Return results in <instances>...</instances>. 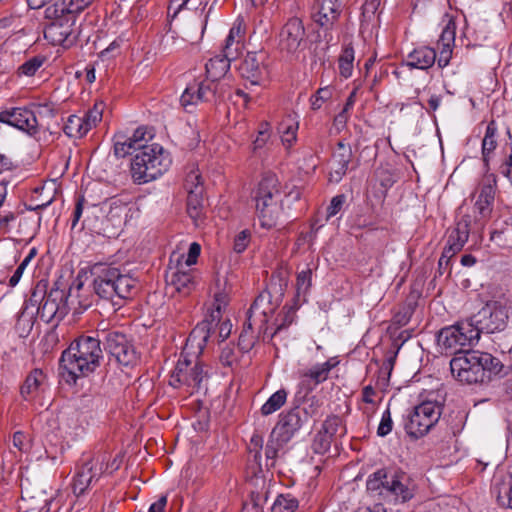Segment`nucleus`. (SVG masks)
<instances>
[{
  "instance_id": "obj_1",
  "label": "nucleus",
  "mask_w": 512,
  "mask_h": 512,
  "mask_svg": "<svg viewBox=\"0 0 512 512\" xmlns=\"http://www.w3.org/2000/svg\"><path fill=\"white\" fill-rule=\"evenodd\" d=\"M503 369L504 365L497 357L477 350H466L450 361L452 375L466 384L488 383Z\"/></svg>"
},
{
  "instance_id": "obj_2",
  "label": "nucleus",
  "mask_w": 512,
  "mask_h": 512,
  "mask_svg": "<svg viewBox=\"0 0 512 512\" xmlns=\"http://www.w3.org/2000/svg\"><path fill=\"white\" fill-rule=\"evenodd\" d=\"M101 340L91 336H80L62 352L59 364L73 382L87 376L100 365L103 357Z\"/></svg>"
},
{
  "instance_id": "obj_3",
  "label": "nucleus",
  "mask_w": 512,
  "mask_h": 512,
  "mask_svg": "<svg viewBox=\"0 0 512 512\" xmlns=\"http://www.w3.org/2000/svg\"><path fill=\"white\" fill-rule=\"evenodd\" d=\"M171 165V158L159 144L142 147L131 159L130 174L135 184H145L163 175Z\"/></svg>"
},
{
  "instance_id": "obj_4",
  "label": "nucleus",
  "mask_w": 512,
  "mask_h": 512,
  "mask_svg": "<svg viewBox=\"0 0 512 512\" xmlns=\"http://www.w3.org/2000/svg\"><path fill=\"white\" fill-rule=\"evenodd\" d=\"M93 288L102 299H128L137 291V280L129 274H122L116 267L95 266Z\"/></svg>"
},
{
  "instance_id": "obj_5",
  "label": "nucleus",
  "mask_w": 512,
  "mask_h": 512,
  "mask_svg": "<svg viewBox=\"0 0 512 512\" xmlns=\"http://www.w3.org/2000/svg\"><path fill=\"white\" fill-rule=\"evenodd\" d=\"M254 201L261 226L264 228L275 226L281 214V194L275 175H266L259 182L254 192Z\"/></svg>"
},
{
  "instance_id": "obj_6",
  "label": "nucleus",
  "mask_w": 512,
  "mask_h": 512,
  "mask_svg": "<svg viewBox=\"0 0 512 512\" xmlns=\"http://www.w3.org/2000/svg\"><path fill=\"white\" fill-rule=\"evenodd\" d=\"M480 339V330L473 319L459 321L454 325L442 328L437 336L438 345L446 352L459 355L464 347L475 345Z\"/></svg>"
},
{
  "instance_id": "obj_7",
  "label": "nucleus",
  "mask_w": 512,
  "mask_h": 512,
  "mask_svg": "<svg viewBox=\"0 0 512 512\" xmlns=\"http://www.w3.org/2000/svg\"><path fill=\"white\" fill-rule=\"evenodd\" d=\"M44 37L52 45L69 47L77 38L75 21L59 13L57 7L46 6L44 11Z\"/></svg>"
},
{
  "instance_id": "obj_8",
  "label": "nucleus",
  "mask_w": 512,
  "mask_h": 512,
  "mask_svg": "<svg viewBox=\"0 0 512 512\" xmlns=\"http://www.w3.org/2000/svg\"><path fill=\"white\" fill-rule=\"evenodd\" d=\"M82 282H74L67 294L59 288H52L46 293L37 308V314L41 320L46 323H52L56 326L68 313V297L72 295L73 290L79 291L82 288Z\"/></svg>"
},
{
  "instance_id": "obj_9",
  "label": "nucleus",
  "mask_w": 512,
  "mask_h": 512,
  "mask_svg": "<svg viewBox=\"0 0 512 512\" xmlns=\"http://www.w3.org/2000/svg\"><path fill=\"white\" fill-rule=\"evenodd\" d=\"M442 414V405L437 402L425 401L417 405L409 414L405 423V431L415 439L426 435L439 421Z\"/></svg>"
},
{
  "instance_id": "obj_10",
  "label": "nucleus",
  "mask_w": 512,
  "mask_h": 512,
  "mask_svg": "<svg viewBox=\"0 0 512 512\" xmlns=\"http://www.w3.org/2000/svg\"><path fill=\"white\" fill-rule=\"evenodd\" d=\"M105 349L110 354V361L114 360L121 366H133L137 363L138 355L134 345L128 337L119 331L102 333Z\"/></svg>"
},
{
  "instance_id": "obj_11",
  "label": "nucleus",
  "mask_w": 512,
  "mask_h": 512,
  "mask_svg": "<svg viewBox=\"0 0 512 512\" xmlns=\"http://www.w3.org/2000/svg\"><path fill=\"white\" fill-rule=\"evenodd\" d=\"M190 366L191 361L181 354L171 375L170 385L175 388L187 386L190 388V394H192L202 389L203 383L206 380V373H204L202 366L198 363L193 367Z\"/></svg>"
},
{
  "instance_id": "obj_12",
  "label": "nucleus",
  "mask_w": 512,
  "mask_h": 512,
  "mask_svg": "<svg viewBox=\"0 0 512 512\" xmlns=\"http://www.w3.org/2000/svg\"><path fill=\"white\" fill-rule=\"evenodd\" d=\"M475 325L482 332L495 333L505 329L508 321L506 307L498 301H490L474 316Z\"/></svg>"
},
{
  "instance_id": "obj_13",
  "label": "nucleus",
  "mask_w": 512,
  "mask_h": 512,
  "mask_svg": "<svg viewBox=\"0 0 512 512\" xmlns=\"http://www.w3.org/2000/svg\"><path fill=\"white\" fill-rule=\"evenodd\" d=\"M107 468L105 456L86 460L74 476L72 483L74 495L77 497L83 495L93 483L99 480Z\"/></svg>"
},
{
  "instance_id": "obj_14",
  "label": "nucleus",
  "mask_w": 512,
  "mask_h": 512,
  "mask_svg": "<svg viewBox=\"0 0 512 512\" xmlns=\"http://www.w3.org/2000/svg\"><path fill=\"white\" fill-rule=\"evenodd\" d=\"M279 47L282 51L294 54L306 45V29L299 17H291L282 26L279 32Z\"/></svg>"
},
{
  "instance_id": "obj_15",
  "label": "nucleus",
  "mask_w": 512,
  "mask_h": 512,
  "mask_svg": "<svg viewBox=\"0 0 512 512\" xmlns=\"http://www.w3.org/2000/svg\"><path fill=\"white\" fill-rule=\"evenodd\" d=\"M264 52H248L239 66V73L246 80L245 88L262 85L267 76Z\"/></svg>"
},
{
  "instance_id": "obj_16",
  "label": "nucleus",
  "mask_w": 512,
  "mask_h": 512,
  "mask_svg": "<svg viewBox=\"0 0 512 512\" xmlns=\"http://www.w3.org/2000/svg\"><path fill=\"white\" fill-rule=\"evenodd\" d=\"M0 122L13 126L30 136H35L43 127L36 114L29 108L17 107L0 112Z\"/></svg>"
},
{
  "instance_id": "obj_17",
  "label": "nucleus",
  "mask_w": 512,
  "mask_h": 512,
  "mask_svg": "<svg viewBox=\"0 0 512 512\" xmlns=\"http://www.w3.org/2000/svg\"><path fill=\"white\" fill-rule=\"evenodd\" d=\"M130 211L128 203L117 198L110 199L102 227L97 232L109 238L115 237L125 224Z\"/></svg>"
},
{
  "instance_id": "obj_18",
  "label": "nucleus",
  "mask_w": 512,
  "mask_h": 512,
  "mask_svg": "<svg viewBox=\"0 0 512 512\" xmlns=\"http://www.w3.org/2000/svg\"><path fill=\"white\" fill-rule=\"evenodd\" d=\"M273 310L270 295L265 292L260 293L247 311V320L244 323V329L240 335V342L244 341L248 331H252L253 326H259V329L264 328Z\"/></svg>"
},
{
  "instance_id": "obj_19",
  "label": "nucleus",
  "mask_w": 512,
  "mask_h": 512,
  "mask_svg": "<svg viewBox=\"0 0 512 512\" xmlns=\"http://www.w3.org/2000/svg\"><path fill=\"white\" fill-rule=\"evenodd\" d=\"M220 322H222V310L212 307L205 319L198 323L191 331L187 339L186 349L188 347H196L199 351H202L211 337V334L216 332V328Z\"/></svg>"
},
{
  "instance_id": "obj_20",
  "label": "nucleus",
  "mask_w": 512,
  "mask_h": 512,
  "mask_svg": "<svg viewBox=\"0 0 512 512\" xmlns=\"http://www.w3.org/2000/svg\"><path fill=\"white\" fill-rule=\"evenodd\" d=\"M188 188L187 197V213L194 221L195 225H199L204 214L203 187L201 183V175L197 171H191L186 178Z\"/></svg>"
},
{
  "instance_id": "obj_21",
  "label": "nucleus",
  "mask_w": 512,
  "mask_h": 512,
  "mask_svg": "<svg viewBox=\"0 0 512 512\" xmlns=\"http://www.w3.org/2000/svg\"><path fill=\"white\" fill-rule=\"evenodd\" d=\"M308 419L307 412L304 409L295 407L283 414L272 431V437L277 441L287 443Z\"/></svg>"
},
{
  "instance_id": "obj_22",
  "label": "nucleus",
  "mask_w": 512,
  "mask_h": 512,
  "mask_svg": "<svg viewBox=\"0 0 512 512\" xmlns=\"http://www.w3.org/2000/svg\"><path fill=\"white\" fill-rule=\"evenodd\" d=\"M217 87L218 84L212 80L190 84L181 95L180 103L189 111L188 107L195 105L198 101H214L217 98Z\"/></svg>"
},
{
  "instance_id": "obj_23",
  "label": "nucleus",
  "mask_w": 512,
  "mask_h": 512,
  "mask_svg": "<svg viewBox=\"0 0 512 512\" xmlns=\"http://www.w3.org/2000/svg\"><path fill=\"white\" fill-rule=\"evenodd\" d=\"M342 11L339 0H315L311 16L321 27L330 28L338 20Z\"/></svg>"
},
{
  "instance_id": "obj_24",
  "label": "nucleus",
  "mask_w": 512,
  "mask_h": 512,
  "mask_svg": "<svg viewBox=\"0 0 512 512\" xmlns=\"http://www.w3.org/2000/svg\"><path fill=\"white\" fill-rule=\"evenodd\" d=\"M352 159V149L349 144L339 141L332 153L330 161L329 181L339 183L348 170Z\"/></svg>"
},
{
  "instance_id": "obj_25",
  "label": "nucleus",
  "mask_w": 512,
  "mask_h": 512,
  "mask_svg": "<svg viewBox=\"0 0 512 512\" xmlns=\"http://www.w3.org/2000/svg\"><path fill=\"white\" fill-rule=\"evenodd\" d=\"M338 363L339 361L335 357L330 358L324 363L316 364L309 369L300 371V378L303 384L313 389L328 379L330 371L336 367Z\"/></svg>"
},
{
  "instance_id": "obj_26",
  "label": "nucleus",
  "mask_w": 512,
  "mask_h": 512,
  "mask_svg": "<svg viewBox=\"0 0 512 512\" xmlns=\"http://www.w3.org/2000/svg\"><path fill=\"white\" fill-rule=\"evenodd\" d=\"M382 495L384 497L393 499L395 502L404 503L413 497L414 491L410 486L407 476L404 474H393L390 475L389 485L387 486L385 492L382 491Z\"/></svg>"
},
{
  "instance_id": "obj_27",
  "label": "nucleus",
  "mask_w": 512,
  "mask_h": 512,
  "mask_svg": "<svg viewBox=\"0 0 512 512\" xmlns=\"http://www.w3.org/2000/svg\"><path fill=\"white\" fill-rule=\"evenodd\" d=\"M169 284L179 293L188 295L196 286V271L191 267L179 264L172 271Z\"/></svg>"
},
{
  "instance_id": "obj_28",
  "label": "nucleus",
  "mask_w": 512,
  "mask_h": 512,
  "mask_svg": "<svg viewBox=\"0 0 512 512\" xmlns=\"http://www.w3.org/2000/svg\"><path fill=\"white\" fill-rule=\"evenodd\" d=\"M338 425L339 419L336 417L328 419L323 423L321 430L315 435L312 443V449L315 453L324 454L329 450Z\"/></svg>"
},
{
  "instance_id": "obj_29",
  "label": "nucleus",
  "mask_w": 512,
  "mask_h": 512,
  "mask_svg": "<svg viewBox=\"0 0 512 512\" xmlns=\"http://www.w3.org/2000/svg\"><path fill=\"white\" fill-rule=\"evenodd\" d=\"M436 51L427 46L415 48L407 55L406 65L411 68L426 70L436 61Z\"/></svg>"
},
{
  "instance_id": "obj_30",
  "label": "nucleus",
  "mask_w": 512,
  "mask_h": 512,
  "mask_svg": "<svg viewBox=\"0 0 512 512\" xmlns=\"http://www.w3.org/2000/svg\"><path fill=\"white\" fill-rule=\"evenodd\" d=\"M231 61L224 55L211 58L205 65L207 80H212V82L220 80L229 70Z\"/></svg>"
},
{
  "instance_id": "obj_31",
  "label": "nucleus",
  "mask_w": 512,
  "mask_h": 512,
  "mask_svg": "<svg viewBox=\"0 0 512 512\" xmlns=\"http://www.w3.org/2000/svg\"><path fill=\"white\" fill-rule=\"evenodd\" d=\"M94 0H61L48 5L49 7H57L59 13L69 16L75 22L78 15L91 5Z\"/></svg>"
},
{
  "instance_id": "obj_32",
  "label": "nucleus",
  "mask_w": 512,
  "mask_h": 512,
  "mask_svg": "<svg viewBox=\"0 0 512 512\" xmlns=\"http://www.w3.org/2000/svg\"><path fill=\"white\" fill-rule=\"evenodd\" d=\"M471 218L468 215H465L461 218V220L456 224V226L450 231L447 242L454 246L458 245L462 250L463 246L468 240L469 237V226H470Z\"/></svg>"
},
{
  "instance_id": "obj_33",
  "label": "nucleus",
  "mask_w": 512,
  "mask_h": 512,
  "mask_svg": "<svg viewBox=\"0 0 512 512\" xmlns=\"http://www.w3.org/2000/svg\"><path fill=\"white\" fill-rule=\"evenodd\" d=\"M494 197V185L491 183L482 185L478 199L475 203V207L482 217H488L490 215Z\"/></svg>"
},
{
  "instance_id": "obj_34",
  "label": "nucleus",
  "mask_w": 512,
  "mask_h": 512,
  "mask_svg": "<svg viewBox=\"0 0 512 512\" xmlns=\"http://www.w3.org/2000/svg\"><path fill=\"white\" fill-rule=\"evenodd\" d=\"M496 135L497 129L494 122H491L486 128V133L482 141V157L486 171L489 170L490 156L497 147Z\"/></svg>"
},
{
  "instance_id": "obj_35",
  "label": "nucleus",
  "mask_w": 512,
  "mask_h": 512,
  "mask_svg": "<svg viewBox=\"0 0 512 512\" xmlns=\"http://www.w3.org/2000/svg\"><path fill=\"white\" fill-rule=\"evenodd\" d=\"M490 240L501 248L512 247V224L506 222L497 226L490 235Z\"/></svg>"
},
{
  "instance_id": "obj_36",
  "label": "nucleus",
  "mask_w": 512,
  "mask_h": 512,
  "mask_svg": "<svg viewBox=\"0 0 512 512\" xmlns=\"http://www.w3.org/2000/svg\"><path fill=\"white\" fill-rule=\"evenodd\" d=\"M64 133L70 138H81L88 133L87 126L81 116L70 115L63 128Z\"/></svg>"
},
{
  "instance_id": "obj_37",
  "label": "nucleus",
  "mask_w": 512,
  "mask_h": 512,
  "mask_svg": "<svg viewBox=\"0 0 512 512\" xmlns=\"http://www.w3.org/2000/svg\"><path fill=\"white\" fill-rule=\"evenodd\" d=\"M44 374L41 370L35 369L33 370L26 378L24 384L21 387L22 396L27 399L29 396L34 394L39 386L44 381Z\"/></svg>"
},
{
  "instance_id": "obj_38",
  "label": "nucleus",
  "mask_w": 512,
  "mask_h": 512,
  "mask_svg": "<svg viewBox=\"0 0 512 512\" xmlns=\"http://www.w3.org/2000/svg\"><path fill=\"white\" fill-rule=\"evenodd\" d=\"M287 392L280 389L273 393L261 407V413L264 416L270 415L279 410L286 402Z\"/></svg>"
},
{
  "instance_id": "obj_39",
  "label": "nucleus",
  "mask_w": 512,
  "mask_h": 512,
  "mask_svg": "<svg viewBox=\"0 0 512 512\" xmlns=\"http://www.w3.org/2000/svg\"><path fill=\"white\" fill-rule=\"evenodd\" d=\"M390 475L384 470H378L373 473L367 480V490L370 492H377L382 495V491L385 492L389 485Z\"/></svg>"
},
{
  "instance_id": "obj_40",
  "label": "nucleus",
  "mask_w": 512,
  "mask_h": 512,
  "mask_svg": "<svg viewBox=\"0 0 512 512\" xmlns=\"http://www.w3.org/2000/svg\"><path fill=\"white\" fill-rule=\"evenodd\" d=\"M381 0H365L361 8V28H368L369 24L376 20V13L380 6Z\"/></svg>"
},
{
  "instance_id": "obj_41",
  "label": "nucleus",
  "mask_w": 512,
  "mask_h": 512,
  "mask_svg": "<svg viewBox=\"0 0 512 512\" xmlns=\"http://www.w3.org/2000/svg\"><path fill=\"white\" fill-rule=\"evenodd\" d=\"M299 506L298 500L291 494H281L271 506V512H295Z\"/></svg>"
},
{
  "instance_id": "obj_42",
  "label": "nucleus",
  "mask_w": 512,
  "mask_h": 512,
  "mask_svg": "<svg viewBox=\"0 0 512 512\" xmlns=\"http://www.w3.org/2000/svg\"><path fill=\"white\" fill-rule=\"evenodd\" d=\"M354 49L351 44L346 45L339 57V72L344 78H349L353 71Z\"/></svg>"
},
{
  "instance_id": "obj_43",
  "label": "nucleus",
  "mask_w": 512,
  "mask_h": 512,
  "mask_svg": "<svg viewBox=\"0 0 512 512\" xmlns=\"http://www.w3.org/2000/svg\"><path fill=\"white\" fill-rule=\"evenodd\" d=\"M114 154L116 157H125L129 154H136V146L131 142L128 136L116 134L114 137Z\"/></svg>"
},
{
  "instance_id": "obj_44",
  "label": "nucleus",
  "mask_w": 512,
  "mask_h": 512,
  "mask_svg": "<svg viewBox=\"0 0 512 512\" xmlns=\"http://www.w3.org/2000/svg\"><path fill=\"white\" fill-rule=\"evenodd\" d=\"M297 129L298 124L292 119H288L287 121H284L280 124L279 132L282 134V142L288 147H290L296 141Z\"/></svg>"
},
{
  "instance_id": "obj_45",
  "label": "nucleus",
  "mask_w": 512,
  "mask_h": 512,
  "mask_svg": "<svg viewBox=\"0 0 512 512\" xmlns=\"http://www.w3.org/2000/svg\"><path fill=\"white\" fill-rule=\"evenodd\" d=\"M312 283V270L307 268L298 273L296 279V296L297 298L303 297V301H305V296L308 293Z\"/></svg>"
},
{
  "instance_id": "obj_46",
  "label": "nucleus",
  "mask_w": 512,
  "mask_h": 512,
  "mask_svg": "<svg viewBox=\"0 0 512 512\" xmlns=\"http://www.w3.org/2000/svg\"><path fill=\"white\" fill-rule=\"evenodd\" d=\"M44 58L40 56H35L26 62H24L19 68V75L25 76H33L38 71V69L43 65Z\"/></svg>"
},
{
  "instance_id": "obj_47",
  "label": "nucleus",
  "mask_w": 512,
  "mask_h": 512,
  "mask_svg": "<svg viewBox=\"0 0 512 512\" xmlns=\"http://www.w3.org/2000/svg\"><path fill=\"white\" fill-rule=\"evenodd\" d=\"M199 1L200 0H170L168 15L171 18H175L183 8L196 9Z\"/></svg>"
},
{
  "instance_id": "obj_48",
  "label": "nucleus",
  "mask_w": 512,
  "mask_h": 512,
  "mask_svg": "<svg viewBox=\"0 0 512 512\" xmlns=\"http://www.w3.org/2000/svg\"><path fill=\"white\" fill-rule=\"evenodd\" d=\"M263 447V437L257 433H254L248 444L249 456L253 457L255 463L260 467L259 459L261 458V450Z\"/></svg>"
},
{
  "instance_id": "obj_49",
  "label": "nucleus",
  "mask_w": 512,
  "mask_h": 512,
  "mask_svg": "<svg viewBox=\"0 0 512 512\" xmlns=\"http://www.w3.org/2000/svg\"><path fill=\"white\" fill-rule=\"evenodd\" d=\"M131 142L136 146V152L142 147L149 146L147 144L148 139L152 138L151 134H148L147 129L144 127L137 128L131 136H128Z\"/></svg>"
},
{
  "instance_id": "obj_50",
  "label": "nucleus",
  "mask_w": 512,
  "mask_h": 512,
  "mask_svg": "<svg viewBox=\"0 0 512 512\" xmlns=\"http://www.w3.org/2000/svg\"><path fill=\"white\" fill-rule=\"evenodd\" d=\"M81 119L84 120L85 126H87L88 132L96 126L102 119V107L97 104L94 105Z\"/></svg>"
},
{
  "instance_id": "obj_51",
  "label": "nucleus",
  "mask_w": 512,
  "mask_h": 512,
  "mask_svg": "<svg viewBox=\"0 0 512 512\" xmlns=\"http://www.w3.org/2000/svg\"><path fill=\"white\" fill-rule=\"evenodd\" d=\"M455 41V24L453 22H449L440 35L438 40V46H454Z\"/></svg>"
},
{
  "instance_id": "obj_52",
  "label": "nucleus",
  "mask_w": 512,
  "mask_h": 512,
  "mask_svg": "<svg viewBox=\"0 0 512 512\" xmlns=\"http://www.w3.org/2000/svg\"><path fill=\"white\" fill-rule=\"evenodd\" d=\"M242 47L243 45H241L239 41L231 39V36L228 35L223 46V55L234 60L238 56Z\"/></svg>"
},
{
  "instance_id": "obj_53",
  "label": "nucleus",
  "mask_w": 512,
  "mask_h": 512,
  "mask_svg": "<svg viewBox=\"0 0 512 512\" xmlns=\"http://www.w3.org/2000/svg\"><path fill=\"white\" fill-rule=\"evenodd\" d=\"M245 30L246 26L244 20L238 18L231 27L228 35L231 36V39H235L236 41H239L241 45H243Z\"/></svg>"
},
{
  "instance_id": "obj_54",
  "label": "nucleus",
  "mask_w": 512,
  "mask_h": 512,
  "mask_svg": "<svg viewBox=\"0 0 512 512\" xmlns=\"http://www.w3.org/2000/svg\"><path fill=\"white\" fill-rule=\"evenodd\" d=\"M392 418H391V412L388 409H386L382 415L380 424L377 429V434L381 437H384L388 435L392 430Z\"/></svg>"
},
{
  "instance_id": "obj_55",
  "label": "nucleus",
  "mask_w": 512,
  "mask_h": 512,
  "mask_svg": "<svg viewBox=\"0 0 512 512\" xmlns=\"http://www.w3.org/2000/svg\"><path fill=\"white\" fill-rule=\"evenodd\" d=\"M330 96H331V92L328 87L318 89V91L315 93V95L312 96V98H311L312 109H314V110L319 109L322 106V104L327 99L330 98Z\"/></svg>"
},
{
  "instance_id": "obj_56",
  "label": "nucleus",
  "mask_w": 512,
  "mask_h": 512,
  "mask_svg": "<svg viewBox=\"0 0 512 512\" xmlns=\"http://www.w3.org/2000/svg\"><path fill=\"white\" fill-rule=\"evenodd\" d=\"M250 233L248 230L241 231L234 239L233 249L237 253H242L248 246Z\"/></svg>"
},
{
  "instance_id": "obj_57",
  "label": "nucleus",
  "mask_w": 512,
  "mask_h": 512,
  "mask_svg": "<svg viewBox=\"0 0 512 512\" xmlns=\"http://www.w3.org/2000/svg\"><path fill=\"white\" fill-rule=\"evenodd\" d=\"M344 202V195H337L333 197L330 202V205L327 207L326 219L329 220L331 217L335 216L341 210Z\"/></svg>"
},
{
  "instance_id": "obj_58",
  "label": "nucleus",
  "mask_w": 512,
  "mask_h": 512,
  "mask_svg": "<svg viewBox=\"0 0 512 512\" xmlns=\"http://www.w3.org/2000/svg\"><path fill=\"white\" fill-rule=\"evenodd\" d=\"M61 425L68 430L77 431L80 428L79 414L76 411L71 412L62 420Z\"/></svg>"
},
{
  "instance_id": "obj_59",
  "label": "nucleus",
  "mask_w": 512,
  "mask_h": 512,
  "mask_svg": "<svg viewBox=\"0 0 512 512\" xmlns=\"http://www.w3.org/2000/svg\"><path fill=\"white\" fill-rule=\"evenodd\" d=\"M236 360L235 349L232 346L226 345L222 348L220 353V361L225 366H231Z\"/></svg>"
},
{
  "instance_id": "obj_60",
  "label": "nucleus",
  "mask_w": 512,
  "mask_h": 512,
  "mask_svg": "<svg viewBox=\"0 0 512 512\" xmlns=\"http://www.w3.org/2000/svg\"><path fill=\"white\" fill-rule=\"evenodd\" d=\"M18 214L15 212H7L0 217V230L3 233H8L11 230L12 224L17 220Z\"/></svg>"
},
{
  "instance_id": "obj_61",
  "label": "nucleus",
  "mask_w": 512,
  "mask_h": 512,
  "mask_svg": "<svg viewBox=\"0 0 512 512\" xmlns=\"http://www.w3.org/2000/svg\"><path fill=\"white\" fill-rule=\"evenodd\" d=\"M282 444L283 443L281 441H277L276 437L271 436V439L268 441L265 448V455L267 460H274L276 458L277 452Z\"/></svg>"
},
{
  "instance_id": "obj_62",
  "label": "nucleus",
  "mask_w": 512,
  "mask_h": 512,
  "mask_svg": "<svg viewBox=\"0 0 512 512\" xmlns=\"http://www.w3.org/2000/svg\"><path fill=\"white\" fill-rule=\"evenodd\" d=\"M438 48L440 50L439 56H438V66L440 68H444L449 64V62L451 60L453 46H448V47L438 46Z\"/></svg>"
},
{
  "instance_id": "obj_63",
  "label": "nucleus",
  "mask_w": 512,
  "mask_h": 512,
  "mask_svg": "<svg viewBox=\"0 0 512 512\" xmlns=\"http://www.w3.org/2000/svg\"><path fill=\"white\" fill-rule=\"evenodd\" d=\"M461 251V249L459 248L458 245H451L449 244L448 242H446L445 244V247L443 249V252H442V255L441 257L439 258V266L441 267L443 265V259H447L446 260V264L449 263V260L455 256L457 253H459Z\"/></svg>"
},
{
  "instance_id": "obj_64",
  "label": "nucleus",
  "mask_w": 512,
  "mask_h": 512,
  "mask_svg": "<svg viewBox=\"0 0 512 512\" xmlns=\"http://www.w3.org/2000/svg\"><path fill=\"white\" fill-rule=\"evenodd\" d=\"M200 251H201V247L198 243H196V242L191 243L190 247H189L187 258L183 265H185L186 267H191L192 265H194L197 261L198 256L200 255Z\"/></svg>"
}]
</instances>
